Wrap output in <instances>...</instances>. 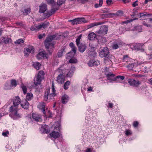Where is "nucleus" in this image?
I'll return each instance as SVG.
<instances>
[{
  "label": "nucleus",
  "instance_id": "obj_42",
  "mask_svg": "<svg viewBox=\"0 0 152 152\" xmlns=\"http://www.w3.org/2000/svg\"><path fill=\"white\" fill-rule=\"evenodd\" d=\"M64 49L63 48L61 49L60 50H59L58 52L57 55L58 57H60L62 56L63 53V52L64 51Z\"/></svg>",
  "mask_w": 152,
  "mask_h": 152
},
{
  "label": "nucleus",
  "instance_id": "obj_1",
  "mask_svg": "<svg viewBox=\"0 0 152 152\" xmlns=\"http://www.w3.org/2000/svg\"><path fill=\"white\" fill-rule=\"evenodd\" d=\"M56 35H53L47 37L44 42V44L46 49H48L49 48L52 49L54 48V44L52 42V40H54L56 37Z\"/></svg>",
  "mask_w": 152,
  "mask_h": 152
},
{
  "label": "nucleus",
  "instance_id": "obj_18",
  "mask_svg": "<svg viewBox=\"0 0 152 152\" xmlns=\"http://www.w3.org/2000/svg\"><path fill=\"white\" fill-rule=\"evenodd\" d=\"M115 75L113 74L108 73L106 75L107 80H110L111 82L115 81L116 79L115 77H114Z\"/></svg>",
  "mask_w": 152,
  "mask_h": 152
},
{
  "label": "nucleus",
  "instance_id": "obj_45",
  "mask_svg": "<svg viewBox=\"0 0 152 152\" xmlns=\"http://www.w3.org/2000/svg\"><path fill=\"white\" fill-rule=\"evenodd\" d=\"M129 57L128 55H125L123 56V61L127 62L129 59Z\"/></svg>",
  "mask_w": 152,
  "mask_h": 152
},
{
  "label": "nucleus",
  "instance_id": "obj_32",
  "mask_svg": "<svg viewBox=\"0 0 152 152\" xmlns=\"http://www.w3.org/2000/svg\"><path fill=\"white\" fill-rule=\"evenodd\" d=\"M65 73V76L71 77L72 76L73 72L72 70L68 71V70H66Z\"/></svg>",
  "mask_w": 152,
  "mask_h": 152
},
{
  "label": "nucleus",
  "instance_id": "obj_64",
  "mask_svg": "<svg viewBox=\"0 0 152 152\" xmlns=\"http://www.w3.org/2000/svg\"><path fill=\"white\" fill-rule=\"evenodd\" d=\"M85 152H92V150L91 148H88L85 150Z\"/></svg>",
  "mask_w": 152,
  "mask_h": 152
},
{
  "label": "nucleus",
  "instance_id": "obj_40",
  "mask_svg": "<svg viewBox=\"0 0 152 152\" xmlns=\"http://www.w3.org/2000/svg\"><path fill=\"white\" fill-rule=\"evenodd\" d=\"M82 37V35L80 34L76 40V44L77 46H78L80 44V39H81Z\"/></svg>",
  "mask_w": 152,
  "mask_h": 152
},
{
  "label": "nucleus",
  "instance_id": "obj_57",
  "mask_svg": "<svg viewBox=\"0 0 152 152\" xmlns=\"http://www.w3.org/2000/svg\"><path fill=\"white\" fill-rule=\"evenodd\" d=\"M9 134V132L8 131H6L5 132H3L2 134L4 137H7L8 136V135Z\"/></svg>",
  "mask_w": 152,
  "mask_h": 152
},
{
  "label": "nucleus",
  "instance_id": "obj_33",
  "mask_svg": "<svg viewBox=\"0 0 152 152\" xmlns=\"http://www.w3.org/2000/svg\"><path fill=\"white\" fill-rule=\"evenodd\" d=\"M131 15L132 17L134 16L138 17L140 16V14H139V15H138L137 10H136L135 9H133L132 14H131Z\"/></svg>",
  "mask_w": 152,
  "mask_h": 152
},
{
  "label": "nucleus",
  "instance_id": "obj_25",
  "mask_svg": "<svg viewBox=\"0 0 152 152\" xmlns=\"http://www.w3.org/2000/svg\"><path fill=\"white\" fill-rule=\"evenodd\" d=\"M50 88H48L46 89L44 95V99L45 101H47L48 99V96H49V94L50 92Z\"/></svg>",
  "mask_w": 152,
  "mask_h": 152
},
{
  "label": "nucleus",
  "instance_id": "obj_56",
  "mask_svg": "<svg viewBox=\"0 0 152 152\" xmlns=\"http://www.w3.org/2000/svg\"><path fill=\"white\" fill-rule=\"evenodd\" d=\"M52 15L50 13V11L48 12L47 13L44 14V16L45 17H47L48 18L50 16Z\"/></svg>",
  "mask_w": 152,
  "mask_h": 152
},
{
  "label": "nucleus",
  "instance_id": "obj_60",
  "mask_svg": "<svg viewBox=\"0 0 152 152\" xmlns=\"http://www.w3.org/2000/svg\"><path fill=\"white\" fill-rule=\"evenodd\" d=\"M56 92H53L52 93L49 94V96L50 98H51L52 97H54L56 95Z\"/></svg>",
  "mask_w": 152,
  "mask_h": 152
},
{
  "label": "nucleus",
  "instance_id": "obj_36",
  "mask_svg": "<svg viewBox=\"0 0 152 152\" xmlns=\"http://www.w3.org/2000/svg\"><path fill=\"white\" fill-rule=\"evenodd\" d=\"M45 104L44 102H41L39 103L38 105V108L42 110L45 108Z\"/></svg>",
  "mask_w": 152,
  "mask_h": 152
},
{
  "label": "nucleus",
  "instance_id": "obj_52",
  "mask_svg": "<svg viewBox=\"0 0 152 152\" xmlns=\"http://www.w3.org/2000/svg\"><path fill=\"white\" fill-rule=\"evenodd\" d=\"M65 1V0H58L57 4L58 5L60 6L64 3Z\"/></svg>",
  "mask_w": 152,
  "mask_h": 152
},
{
  "label": "nucleus",
  "instance_id": "obj_58",
  "mask_svg": "<svg viewBox=\"0 0 152 152\" xmlns=\"http://www.w3.org/2000/svg\"><path fill=\"white\" fill-rule=\"evenodd\" d=\"M47 2L49 4H53L54 3V0H47Z\"/></svg>",
  "mask_w": 152,
  "mask_h": 152
},
{
  "label": "nucleus",
  "instance_id": "obj_16",
  "mask_svg": "<svg viewBox=\"0 0 152 152\" xmlns=\"http://www.w3.org/2000/svg\"><path fill=\"white\" fill-rule=\"evenodd\" d=\"M20 105L23 108L27 110L29 108V104L26 99H24L22 100Z\"/></svg>",
  "mask_w": 152,
  "mask_h": 152
},
{
  "label": "nucleus",
  "instance_id": "obj_41",
  "mask_svg": "<svg viewBox=\"0 0 152 152\" xmlns=\"http://www.w3.org/2000/svg\"><path fill=\"white\" fill-rule=\"evenodd\" d=\"M26 99L28 100H31L32 98H33V95L32 93H28L27 94Z\"/></svg>",
  "mask_w": 152,
  "mask_h": 152
},
{
  "label": "nucleus",
  "instance_id": "obj_12",
  "mask_svg": "<svg viewBox=\"0 0 152 152\" xmlns=\"http://www.w3.org/2000/svg\"><path fill=\"white\" fill-rule=\"evenodd\" d=\"M34 51V48L32 46H31L29 48H25L24 50V55L26 57H28L31 51Z\"/></svg>",
  "mask_w": 152,
  "mask_h": 152
},
{
  "label": "nucleus",
  "instance_id": "obj_38",
  "mask_svg": "<svg viewBox=\"0 0 152 152\" xmlns=\"http://www.w3.org/2000/svg\"><path fill=\"white\" fill-rule=\"evenodd\" d=\"M31 9L29 8L26 9L23 11V14L25 15H27L31 12Z\"/></svg>",
  "mask_w": 152,
  "mask_h": 152
},
{
  "label": "nucleus",
  "instance_id": "obj_11",
  "mask_svg": "<svg viewBox=\"0 0 152 152\" xmlns=\"http://www.w3.org/2000/svg\"><path fill=\"white\" fill-rule=\"evenodd\" d=\"M32 117L33 119L37 122L41 121H42L41 115L36 113H33L32 114Z\"/></svg>",
  "mask_w": 152,
  "mask_h": 152
},
{
  "label": "nucleus",
  "instance_id": "obj_27",
  "mask_svg": "<svg viewBox=\"0 0 152 152\" xmlns=\"http://www.w3.org/2000/svg\"><path fill=\"white\" fill-rule=\"evenodd\" d=\"M137 66L134 65L133 63L129 64L127 65L126 67L129 70H131L133 71L137 72L136 70H135V68Z\"/></svg>",
  "mask_w": 152,
  "mask_h": 152
},
{
  "label": "nucleus",
  "instance_id": "obj_29",
  "mask_svg": "<svg viewBox=\"0 0 152 152\" xmlns=\"http://www.w3.org/2000/svg\"><path fill=\"white\" fill-rule=\"evenodd\" d=\"M96 37V35L94 32L90 33L88 35V39L91 40L94 39Z\"/></svg>",
  "mask_w": 152,
  "mask_h": 152
},
{
  "label": "nucleus",
  "instance_id": "obj_22",
  "mask_svg": "<svg viewBox=\"0 0 152 152\" xmlns=\"http://www.w3.org/2000/svg\"><path fill=\"white\" fill-rule=\"evenodd\" d=\"M47 9V6L45 4H41L39 6V12L41 13H44Z\"/></svg>",
  "mask_w": 152,
  "mask_h": 152
},
{
  "label": "nucleus",
  "instance_id": "obj_43",
  "mask_svg": "<svg viewBox=\"0 0 152 152\" xmlns=\"http://www.w3.org/2000/svg\"><path fill=\"white\" fill-rule=\"evenodd\" d=\"M142 69H143V72H144V73L148 72V66L146 64H144L142 66Z\"/></svg>",
  "mask_w": 152,
  "mask_h": 152
},
{
  "label": "nucleus",
  "instance_id": "obj_28",
  "mask_svg": "<svg viewBox=\"0 0 152 152\" xmlns=\"http://www.w3.org/2000/svg\"><path fill=\"white\" fill-rule=\"evenodd\" d=\"M2 42L4 43L5 44L8 43L9 42L12 43V40L10 38L8 37H3L2 40Z\"/></svg>",
  "mask_w": 152,
  "mask_h": 152
},
{
  "label": "nucleus",
  "instance_id": "obj_14",
  "mask_svg": "<svg viewBox=\"0 0 152 152\" xmlns=\"http://www.w3.org/2000/svg\"><path fill=\"white\" fill-rule=\"evenodd\" d=\"M40 131L42 133L48 134L50 132V129L48 125H44L42 126Z\"/></svg>",
  "mask_w": 152,
  "mask_h": 152
},
{
  "label": "nucleus",
  "instance_id": "obj_13",
  "mask_svg": "<svg viewBox=\"0 0 152 152\" xmlns=\"http://www.w3.org/2000/svg\"><path fill=\"white\" fill-rule=\"evenodd\" d=\"M13 102V106L14 108L17 107L20 104H21L20 99L18 96H16L13 98L12 99Z\"/></svg>",
  "mask_w": 152,
  "mask_h": 152
},
{
  "label": "nucleus",
  "instance_id": "obj_4",
  "mask_svg": "<svg viewBox=\"0 0 152 152\" xmlns=\"http://www.w3.org/2000/svg\"><path fill=\"white\" fill-rule=\"evenodd\" d=\"M18 108L17 107L14 108L13 106H11L10 108V110L11 113L10 114V115L12 117L15 119V117L18 118L21 117L19 113H18Z\"/></svg>",
  "mask_w": 152,
  "mask_h": 152
},
{
  "label": "nucleus",
  "instance_id": "obj_39",
  "mask_svg": "<svg viewBox=\"0 0 152 152\" xmlns=\"http://www.w3.org/2000/svg\"><path fill=\"white\" fill-rule=\"evenodd\" d=\"M138 19V18H135L133 19H131L129 20H126L125 21H123L122 22V23L123 24H127L128 23H130V22L132 21L133 20H137Z\"/></svg>",
  "mask_w": 152,
  "mask_h": 152
},
{
  "label": "nucleus",
  "instance_id": "obj_24",
  "mask_svg": "<svg viewBox=\"0 0 152 152\" xmlns=\"http://www.w3.org/2000/svg\"><path fill=\"white\" fill-rule=\"evenodd\" d=\"M41 64L38 62H33V64H32V66H33L35 69H36L37 70H39L41 66Z\"/></svg>",
  "mask_w": 152,
  "mask_h": 152
},
{
  "label": "nucleus",
  "instance_id": "obj_31",
  "mask_svg": "<svg viewBox=\"0 0 152 152\" xmlns=\"http://www.w3.org/2000/svg\"><path fill=\"white\" fill-rule=\"evenodd\" d=\"M113 42L118 45L119 47L122 46L124 44V42L120 39H116Z\"/></svg>",
  "mask_w": 152,
  "mask_h": 152
},
{
  "label": "nucleus",
  "instance_id": "obj_35",
  "mask_svg": "<svg viewBox=\"0 0 152 152\" xmlns=\"http://www.w3.org/2000/svg\"><path fill=\"white\" fill-rule=\"evenodd\" d=\"M71 82L69 80L67 81L64 85V88L65 90H67L69 88V86L70 85Z\"/></svg>",
  "mask_w": 152,
  "mask_h": 152
},
{
  "label": "nucleus",
  "instance_id": "obj_37",
  "mask_svg": "<svg viewBox=\"0 0 152 152\" xmlns=\"http://www.w3.org/2000/svg\"><path fill=\"white\" fill-rule=\"evenodd\" d=\"M115 78L116 79V82H119L120 81V79L121 80H124L125 78V77L123 76L118 75L116 77H115Z\"/></svg>",
  "mask_w": 152,
  "mask_h": 152
},
{
  "label": "nucleus",
  "instance_id": "obj_54",
  "mask_svg": "<svg viewBox=\"0 0 152 152\" xmlns=\"http://www.w3.org/2000/svg\"><path fill=\"white\" fill-rule=\"evenodd\" d=\"M22 87L24 94H26L27 92V88L26 86H23Z\"/></svg>",
  "mask_w": 152,
  "mask_h": 152
},
{
  "label": "nucleus",
  "instance_id": "obj_6",
  "mask_svg": "<svg viewBox=\"0 0 152 152\" xmlns=\"http://www.w3.org/2000/svg\"><path fill=\"white\" fill-rule=\"evenodd\" d=\"M127 81L131 86L136 87H138L141 83V82L138 80L132 78L129 79Z\"/></svg>",
  "mask_w": 152,
  "mask_h": 152
},
{
  "label": "nucleus",
  "instance_id": "obj_53",
  "mask_svg": "<svg viewBox=\"0 0 152 152\" xmlns=\"http://www.w3.org/2000/svg\"><path fill=\"white\" fill-rule=\"evenodd\" d=\"M139 125V122L137 121H134L133 122V126L135 127H137Z\"/></svg>",
  "mask_w": 152,
  "mask_h": 152
},
{
  "label": "nucleus",
  "instance_id": "obj_49",
  "mask_svg": "<svg viewBox=\"0 0 152 152\" xmlns=\"http://www.w3.org/2000/svg\"><path fill=\"white\" fill-rule=\"evenodd\" d=\"M58 9V7H55L53 9H52L50 11V13L52 15Z\"/></svg>",
  "mask_w": 152,
  "mask_h": 152
},
{
  "label": "nucleus",
  "instance_id": "obj_19",
  "mask_svg": "<svg viewBox=\"0 0 152 152\" xmlns=\"http://www.w3.org/2000/svg\"><path fill=\"white\" fill-rule=\"evenodd\" d=\"M50 135L51 137H53L54 139H56L59 138L60 137V134L58 132H56L53 131L50 134Z\"/></svg>",
  "mask_w": 152,
  "mask_h": 152
},
{
  "label": "nucleus",
  "instance_id": "obj_9",
  "mask_svg": "<svg viewBox=\"0 0 152 152\" xmlns=\"http://www.w3.org/2000/svg\"><path fill=\"white\" fill-rule=\"evenodd\" d=\"M48 55L47 53L45 50H42V51L40 52L37 55V58L39 60L41 59L42 57H43L44 58L48 59Z\"/></svg>",
  "mask_w": 152,
  "mask_h": 152
},
{
  "label": "nucleus",
  "instance_id": "obj_51",
  "mask_svg": "<svg viewBox=\"0 0 152 152\" xmlns=\"http://www.w3.org/2000/svg\"><path fill=\"white\" fill-rule=\"evenodd\" d=\"M119 46L118 45L115 44L114 42H113V44L112 45V48L113 49H117L119 48Z\"/></svg>",
  "mask_w": 152,
  "mask_h": 152
},
{
  "label": "nucleus",
  "instance_id": "obj_63",
  "mask_svg": "<svg viewBox=\"0 0 152 152\" xmlns=\"http://www.w3.org/2000/svg\"><path fill=\"white\" fill-rule=\"evenodd\" d=\"M108 107L111 108H112L113 107V104L112 103H108Z\"/></svg>",
  "mask_w": 152,
  "mask_h": 152
},
{
  "label": "nucleus",
  "instance_id": "obj_55",
  "mask_svg": "<svg viewBox=\"0 0 152 152\" xmlns=\"http://www.w3.org/2000/svg\"><path fill=\"white\" fill-rule=\"evenodd\" d=\"M106 3L107 5H110L111 4H113V1L112 0H107Z\"/></svg>",
  "mask_w": 152,
  "mask_h": 152
},
{
  "label": "nucleus",
  "instance_id": "obj_17",
  "mask_svg": "<svg viewBox=\"0 0 152 152\" xmlns=\"http://www.w3.org/2000/svg\"><path fill=\"white\" fill-rule=\"evenodd\" d=\"M65 79V75L58 74L57 76L56 81L59 83L62 84L64 83Z\"/></svg>",
  "mask_w": 152,
  "mask_h": 152
},
{
  "label": "nucleus",
  "instance_id": "obj_20",
  "mask_svg": "<svg viewBox=\"0 0 152 152\" xmlns=\"http://www.w3.org/2000/svg\"><path fill=\"white\" fill-rule=\"evenodd\" d=\"M69 97L66 94L63 96L61 98V102L63 104H66L69 100Z\"/></svg>",
  "mask_w": 152,
  "mask_h": 152
},
{
  "label": "nucleus",
  "instance_id": "obj_15",
  "mask_svg": "<svg viewBox=\"0 0 152 152\" xmlns=\"http://www.w3.org/2000/svg\"><path fill=\"white\" fill-rule=\"evenodd\" d=\"M78 50L81 53H83L86 50L87 48L86 44L84 43L81 42L78 46Z\"/></svg>",
  "mask_w": 152,
  "mask_h": 152
},
{
  "label": "nucleus",
  "instance_id": "obj_59",
  "mask_svg": "<svg viewBox=\"0 0 152 152\" xmlns=\"http://www.w3.org/2000/svg\"><path fill=\"white\" fill-rule=\"evenodd\" d=\"M138 2V0H137L133 3L132 4V6L133 7H135L136 6H137L138 4L137 3Z\"/></svg>",
  "mask_w": 152,
  "mask_h": 152
},
{
  "label": "nucleus",
  "instance_id": "obj_34",
  "mask_svg": "<svg viewBox=\"0 0 152 152\" xmlns=\"http://www.w3.org/2000/svg\"><path fill=\"white\" fill-rule=\"evenodd\" d=\"M17 85V81L14 79H12L10 80V86L11 87H15Z\"/></svg>",
  "mask_w": 152,
  "mask_h": 152
},
{
  "label": "nucleus",
  "instance_id": "obj_8",
  "mask_svg": "<svg viewBox=\"0 0 152 152\" xmlns=\"http://www.w3.org/2000/svg\"><path fill=\"white\" fill-rule=\"evenodd\" d=\"M108 30V26L104 25L101 26L98 33L99 34L105 35L107 34Z\"/></svg>",
  "mask_w": 152,
  "mask_h": 152
},
{
  "label": "nucleus",
  "instance_id": "obj_48",
  "mask_svg": "<svg viewBox=\"0 0 152 152\" xmlns=\"http://www.w3.org/2000/svg\"><path fill=\"white\" fill-rule=\"evenodd\" d=\"M39 25L37 26H32L31 28V30L32 31L39 30L40 28H39Z\"/></svg>",
  "mask_w": 152,
  "mask_h": 152
},
{
  "label": "nucleus",
  "instance_id": "obj_7",
  "mask_svg": "<svg viewBox=\"0 0 152 152\" xmlns=\"http://www.w3.org/2000/svg\"><path fill=\"white\" fill-rule=\"evenodd\" d=\"M144 45L143 43H139L134 44L133 45L134 49L137 50H140L141 52L144 51Z\"/></svg>",
  "mask_w": 152,
  "mask_h": 152
},
{
  "label": "nucleus",
  "instance_id": "obj_61",
  "mask_svg": "<svg viewBox=\"0 0 152 152\" xmlns=\"http://www.w3.org/2000/svg\"><path fill=\"white\" fill-rule=\"evenodd\" d=\"M94 66H97L98 65H99L100 64V62L99 61L97 60V61H95L94 60Z\"/></svg>",
  "mask_w": 152,
  "mask_h": 152
},
{
  "label": "nucleus",
  "instance_id": "obj_21",
  "mask_svg": "<svg viewBox=\"0 0 152 152\" xmlns=\"http://www.w3.org/2000/svg\"><path fill=\"white\" fill-rule=\"evenodd\" d=\"M72 51H73V53L70 52L68 53V56H69L70 57H74L75 55L76 52V47L75 46L71 48Z\"/></svg>",
  "mask_w": 152,
  "mask_h": 152
},
{
  "label": "nucleus",
  "instance_id": "obj_44",
  "mask_svg": "<svg viewBox=\"0 0 152 152\" xmlns=\"http://www.w3.org/2000/svg\"><path fill=\"white\" fill-rule=\"evenodd\" d=\"M24 42V41L22 39H19L16 40L15 43L16 44H19L23 43Z\"/></svg>",
  "mask_w": 152,
  "mask_h": 152
},
{
  "label": "nucleus",
  "instance_id": "obj_5",
  "mask_svg": "<svg viewBox=\"0 0 152 152\" xmlns=\"http://www.w3.org/2000/svg\"><path fill=\"white\" fill-rule=\"evenodd\" d=\"M69 21L72 23L73 25L87 22L86 20L83 17L76 18L73 20H70Z\"/></svg>",
  "mask_w": 152,
  "mask_h": 152
},
{
  "label": "nucleus",
  "instance_id": "obj_3",
  "mask_svg": "<svg viewBox=\"0 0 152 152\" xmlns=\"http://www.w3.org/2000/svg\"><path fill=\"white\" fill-rule=\"evenodd\" d=\"M45 73L44 71L42 70L39 71L37 76L34 77V83L36 86H38L41 84V81L44 80Z\"/></svg>",
  "mask_w": 152,
  "mask_h": 152
},
{
  "label": "nucleus",
  "instance_id": "obj_62",
  "mask_svg": "<svg viewBox=\"0 0 152 152\" xmlns=\"http://www.w3.org/2000/svg\"><path fill=\"white\" fill-rule=\"evenodd\" d=\"M15 24L17 26H22L23 25L22 22H16Z\"/></svg>",
  "mask_w": 152,
  "mask_h": 152
},
{
  "label": "nucleus",
  "instance_id": "obj_23",
  "mask_svg": "<svg viewBox=\"0 0 152 152\" xmlns=\"http://www.w3.org/2000/svg\"><path fill=\"white\" fill-rule=\"evenodd\" d=\"M104 23V22H94L90 24L87 26V28L88 29L90 28H91L93 27L97 26L99 25H101Z\"/></svg>",
  "mask_w": 152,
  "mask_h": 152
},
{
  "label": "nucleus",
  "instance_id": "obj_50",
  "mask_svg": "<svg viewBox=\"0 0 152 152\" xmlns=\"http://www.w3.org/2000/svg\"><path fill=\"white\" fill-rule=\"evenodd\" d=\"M125 134L127 136L131 135L132 134L131 130L129 129H126L125 131Z\"/></svg>",
  "mask_w": 152,
  "mask_h": 152
},
{
  "label": "nucleus",
  "instance_id": "obj_26",
  "mask_svg": "<svg viewBox=\"0 0 152 152\" xmlns=\"http://www.w3.org/2000/svg\"><path fill=\"white\" fill-rule=\"evenodd\" d=\"M66 69L63 67L59 68L57 70L58 73V74H61V75H65Z\"/></svg>",
  "mask_w": 152,
  "mask_h": 152
},
{
  "label": "nucleus",
  "instance_id": "obj_2",
  "mask_svg": "<svg viewBox=\"0 0 152 152\" xmlns=\"http://www.w3.org/2000/svg\"><path fill=\"white\" fill-rule=\"evenodd\" d=\"M99 56L101 58L104 57V61H110L111 56L108 48L107 47L104 48L99 52Z\"/></svg>",
  "mask_w": 152,
  "mask_h": 152
},
{
  "label": "nucleus",
  "instance_id": "obj_30",
  "mask_svg": "<svg viewBox=\"0 0 152 152\" xmlns=\"http://www.w3.org/2000/svg\"><path fill=\"white\" fill-rule=\"evenodd\" d=\"M50 25V23L48 22H47L46 23H43L42 25H39V28L41 29V28H43L45 29L48 28V26Z\"/></svg>",
  "mask_w": 152,
  "mask_h": 152
},
{
  "label": "nucleus",
  "instance_id": "obj_10",
  "mask_svg": "<svg viewBox=\"0 0 152 152\" xmlns=\"http://www.w3.org/2000/svg\"><path fill=\"white\" fill-rule=\"evenodd\" d=\"M139 14L140 18H141V19L142 20L149 19L150 17H152V14L146 12H140L139 13Z\"/></svg>",
  "mask_w": 152,
  "mask_h": 152
},
{
  "label": "nucleus",
  "instance_id": "obj_47",
  "mask_svg": "<svg viewBox=\"0 0 152 152\" xmlns=\"http://www.w3.org/2000/svg\"><path fill=\"white\" fill-rule=\"evenodd\" d=\"M94 59L90 60L88 63V66H94Z\"/></svg>",
  "mask_w": 152,
  "mask_h": 152
},
{
  "label": "nucleus",
  "instance_id": "obj_46",
  "mask_svg": "<svg viewBox=\"0 0 152 152\" xmlns=\"http://www.w3.org/2000/svg\"><path fill=\"white\" fill-rule=\"evenodd\" d=\"M73 57H71V58L69 60V62L71 63H75L77 62V60L75 58H73Z\"/></svg>",
  "mask_w": 152,
  "mask_h": 152
}]
</instances>
